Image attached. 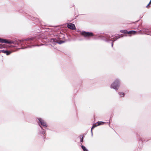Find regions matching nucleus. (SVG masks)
I'll use <instances>...</instances> for the list:
<instances>
[{"instance_id": "obj_6", "label": "nucleus", "mask_w": 151, "mask_h": 151, "mask_svg": "<svg viewBox=\"0 0 151 151\" xmlns=\"http://www.w3.org/2000/svg\"><path fill=\"white\" fill-rule=\"evenodd\" d=\"M136 32L135 31H131L128 32V34H135L136 33Z\"/></svg>"}, {"instance_id": "obj_18", "label": "nucleus", "mask_w": 151, "mask_h": 151, "mask_svg": "<svg viewBox=\"0 0 151 151\" xmlns=\"http://www.w3.org/2000/svg\"><path fill=\"white\" fill-rule=\"evenodd\" d=\"M113 42H112V46H113Z\"/></svg>"}, {"instance_id": "obj_13", "label": "nucleus", "mask_w": 151, "mask_h": 151, "mask_svg": "<svg viewBox=\"0 0 151 151\" xmlns=\"http://www.w3.org/2000/svg\"><path fill=\"white\" fill-rule=\"evenodd\" d=\"M80 138L81 139V142H83V137L82 136H80Z\"/></svg>"}, {"instance_id": "obj_3", "label": "nucleus", "mask_w": 151, "mask_h": 151, "mask_svg": "<svg viewBox=\"0 0 151 151\" xmlns=\"http://www.w3.org/2000/svg\"><path fill=\"white\" fill-rule=\"evenodd\" d=\"M67 27L71 29H76V27L74 24L72 23L68 24Z\"/></svg>"}, {"instance_id": "obj_5", "label": "nucleus", "mask_w": 151, "mask_h": 151, "mask_svg": "<svg viewBox=\"0 0 151 151\" xmlns=\"http://www.w3.org/2000/svg\"><path fill=\"white\" fill-rule=\"evenodd\" d=\"M0 42L6 43H10V42L6 40L0 38Z\"/></svg>"}, {"instance_id": "obj_17", "label": "nucleus", "mask_w": 151, "mask_h": 151, "mask_svg": "<svg viewBox=\"0 0 151 151\" xmlns=\"http://www.w3.org/2000/svg\"><path fill=\"white\" fill-rule=\"evenodd\" d=\"M148 35H151V33H149V34H148Z\"/></svg>"}, {"instance_id": "obj_8", "label": "nucleus", "mask_w": 151, "mask_h": 151, "mask_svg": "<svg viewBox=\"0 0 151 151\" xmlns=\"http://www.w3.org/2000/svg\"><path fill=\"white\" fill-rule=\"evenodd\" d=\"M120 32L121 33H124V34L128 33V32L126 30H121L120 31Z\"/></svg>"}, {"instance_id": "obj_14", "label": "nucleus", "mask_w": 151, "mask_h": 151, "mask_svg": "<svg viewBox=\"0 0 151 151\" xmlns=\"http://www.w3.org/2000/svg\"><path fill=\"white\" fill-rule=\"evenodd\" d=\"M113 39H112V38H111V39H110V38H109V40H112V41H115V40H114V38H113Z\"/></svg>"}, {"instance_id": "obj_15", "label": "nucleus", "mask_w": 151, "mask_h": 151, "mask_svg": "<svg viewBox=\"0 0 151 151\" xmlns=\"http://www.w3.org/2000/svg\"><path fill=\"white\" fill-rule=\"evenodd\" d=\"M150 4H149L147 5L146 6V7L147 8H148L149 7V5H150Z\"/></svg>"}, {"instance_id": "obj_16", "label": "nucleus", "mask_w": 151, "mask_h": 151, "mask_svg": "<svg viewBox=\"0 0 151 151\" xmlns=\"http://www.w3.org/2000/svg\"><path fill=\"white\" fill-rule=\"evenodd\" d=\"M149 4H151V0H150V2L149 3Z\"/></svg>"}, {"instance_id": "obj_9", "label": "nucleus", "mask_w": 151, "mask_h": 151, "mask_svg": "<svg viewBox=\"0 0 151 151\" xmlns=\"http://www.w3.org/2000/svg\"><path fill=\"white\" fill-rule=\"evenodd\" d=\"M2 52L4 53H6V55H7L10 54L11 53V52H10L7 51L3 50L2 51Z\"/></svg>"}, {"instance_id": "obj_1", "label": "nucleus", "mask_w": 151, "mask_h": 151, "mask_svg": "<svg viewBox=\"0 0 151 151\" xmlns=\"http://www.w3.org/2000/svg\"><path fill=\"white\" fill-rule=\"evenodd\" d=\"M119 86V83L118 80H116L112 84L111 87L117 90Z\"/></svg>"}, {"instance_id": "obj_2", "label": "nucleus", "mask_w": 151, "mask_h": 151, "mask_svg": "<svg viewBox=\"0 0 151 151\" xmlns=\"http://www.w3.org/2000/svg\"><path fill=\"white\" fill-rule=\"evenodd\" d=\"M82 35L85 37H89L92 36L93 35L92 33L89 32H83L82 33Z\"/></svg>"}, {"instance_id": "obj_19", "label": "nucleus", "mask_w": 151, "mask_h": 151, "mask_svg": "<svg viewBox=\"0 0 151 151\" xmlns=\"http://www.w3.org/2000/svg\"><path fill=\"white\" fill-rule=\"evenodd\" d=\"M118 38H119V37H118ZM118 38H117L116 39H118Z\"/></svg>"}, {"instance_id": "obj_4", "label": "nucleus", "mask_w": 151, "mask_h": 151, "mask_svg": "<svg viewBox=\"0 0 151 151\" xmlns=\"http://www.w3.org/2000/svg\"><path fill=\"white\" fill-rule=\"evenodd\" d=\"M38 119L40 123L44 127H47L46 124L43 120L40 118H39Z\"/></svg>"}, {"instance_id": "obj_10", "label": "nucleus", "mask_w": 151, "mask_h": 151, "mask_svg": "<svg viewBox=\"0 0 151 151\" xmlns=\"http://www.w3.org/2000/svg\"><path fill=\"white\" fill-rule=\"evenodd\" d=\"M104 123V122H99L97 123V124H98V126L101 125L103 124Z\"/></svg>"}, {"instance_id": "obj_7", "label": "nucleus", "mask_w": 151, "mask_h": 151, "mask_svg": "<svg viewBox=\"0 0 151 151\" xmlns=\"http://www.w3.org/2000/svg\"><path fill=\"white\" fill-rule=\"evenodd\" d=\"M98 124L97 123H96V124H94L93 125V126L92 127V128H91V132L92 131V129H94L95 127L98 126Z\"/></svg>"}, {"instance_id": "obj_12", "label": "nucleus", "mask_w": 151, "mask_h": 151, "mask_svg": "<svg viewBox=\"0 0 151 151\" xmlns=\"http://www.w3.org/2000/svg\"><path fill=\"white\" fill-rule=\"evenodd\" d=\"M82 148L84 151H85L86 150V148L85 147L83 146H82Z\"/></svg>"}, {"instance_id": "obj_11", "label": "nucleus", "mask_w": 151, "mask_h": 151, "mask_svg": "<svg viewBox=\"0 0 151 151\" xmlns=\"http://www.w3.org/2000/svg\"><path fill=\"white\" fill-rule=\"evenodd\" d=\"M119 94L122 97H124V93H119Z\"/></svg>"}]
</instances>
